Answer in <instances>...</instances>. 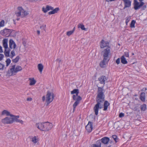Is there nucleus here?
Wrapping results in <instances>:
<instances>
[{
    "label": "nucleus",
    "mask_w": 147,
    "mask_h": 147,
    "mask_svg": "<svg viewBox=\"0 0 147 147\" xmlns=\"http://www.w3.org/2000/svg\"><path fill=\"white\" fill-rule=\"evenodd\" d=\"M147 90V89L146 88H143L142 90L143 91H145Z\"/></svg>",
    "instance_id": "50"
},
{
    "label": "nucleus",
    "mask_w": 147,
    "mask_h": 147,
    "mask_svg": "<svg viewBox=\"0 0 147 147\" xmlns=\"http://www.w3.org/2000/svg\"><path fill=\"white\" fill-rule=\"evenodd\" d=\"M36 32H37V34L38 35H40V31L39 30H37Z\"/></svg>",
    "instance_id": "52"
},
{
    "label": "nucleus",
    "mask_w": 147,
    "mask_h": 147,
    "mask_svg": "<svg viewBox=\"0 0 147 147\" xmlns=\"http://www.w3.org/2000/svg\"><path fill=\"white\" fill-rule=\"evenodd\" d=\"M106 65H100V67L102 68L105 67H106Z\"/></svg>",
    "instance_id": "46"
},
{
    "label": "nucleus",
    "mask_w": 147,
    "mask_h": 147,
    "mask_svg": "<svg viewBox=\"0 0 147 147\" xmlns=\"http://www.w3.org/2000/svg\"><path fill=\"white\" fill-rule=\"evenodd\" d=\"M9 65H6V66L7 67Z\"/></svg>",
    "instance_id": "55"
},
{
    "label": "nucleus",
    "mask_w": 147,
    "mask_h": 147,
    "mask_svg": "<svg viewBox=\"0 0 147 147\" xmlns=\"http://www.w3.org/2000/svg\"><path fill=\"white\" fill-rule=\"evenodd\" d=\"M8 40L7 38H4L2 41L3 46L5 49L4 53L6 57L9 56L10 49L8 47Z\"/></svg>",
    "instance_id": "7"
},
{
    "label": "nucleus",
    "mask_w": 147,
    "mask_h": 147,
    "mask_svg": "<svg viewBox=\"0 0 147 147\" xmlns=\"http://www.w3.org/2000/svg\"><path fill=\"white\" fill-rule=\"evenodd\" d=\"M36 126L40 130L44 131H49L53 127L52 124L49 122L38 123L36 124Z\"/></svg>",
    "instance_id": "2"
},
{
    "label": "nucleus",
    "mask_w": 147,
    "mask_h": 147,
    "mask_svg": "<svg viewBox=\"0 0 147 147\" xmlns=\"http://www.w3.org/2000/svg\"><path fill=\"white\" fill-rule=\"evenodd\" d=\"M11 117H12V118L13 119L14 118H16V119H18V118H19L20 116L19 115L16 116L12 114V115H11Z\"/></svg>",
    "instance_id": "40"
},
{
    "label": "nucleus",
    "mask_w": 147,
    "mask_h": 147,
    "mask_svg": "<svg viewBox=\"0 0 147 147\" xmlns=\"http://www.w3.org/2000/svg\"><path fill=\"white\" fill-rule=\"evenodd\" d=\"M79 90L78 89H74L73 90L71 91V94H75L76 95L74 94L72 96L73 99L75 101H80L82 100V97L78 95Z\"/></svg>",
    "instance_id": "8"
},
{
    "label": "nucleus",
    "mask_w": 147,
    "mask_h": 147,
    "mask_svg": "<svg viewBox=\"0 0 147 147\" xmlns=\"http://www.w3.org/2000/svg\"><path fill=\"white\" fill-rule=\"evenodd\" d=\"M136 23V21L135 20H132L130 24V27L131 28H135V25Z\"/></svg>",
    "instance_id": "30"
},
{
    "label": "nucleus",
    "mask_w": 147,
    "mask_h": 147,
    "mask_svg": "<svg viewBox=\"0 0 147 147\" xmlns=\"http://www.w3.org/2000/svg\"><path fill=\"white\" fill-rule=\"evenodd\" d=\"M101 143H100V141H97L96 144H94L92 147H101Z\"/></svg>",
    "instance_id": "25"
},
{
    "label": "nucleus",
    "mask_w": 147,
    "mask_h": 147,
    "mask_svg": "<svg viewBox=\"0 0 147 147\" xmlns=\"http://www.w3.org/2000/svg\"><path fill=\"white\" fill-rule=\"evenodd\" d=\"M111 145H109V146L107 147H111Z\"/></svg>",
    "instance_id": "54"
},
{
    "label": "nucleus",
    "mask_w": 147,
    "mask_h": 147,
    "mask_svg": "<svg viewBox=\"0 0 147 147\" xmlns=\"http://www.w3.org/2000/svg\"><path fill=\"white\" fill-rule=\"evenodd\" d=\"M29 14L28 11L24 9L21 7H18L17 8V10L15 13V15L18 17L16 19L17 20H19L20 18L18 17H20L23 18L25 17Z\"/></svg>",
    "instance_id": "3"
},
{
    "label": "nucleus",
    "mask_w": 147,
    "mask_h": 147,
    "mask_svg": "<svg viewBox=\"0 0 147 147\" xmlns=\"http://www.w3.org/2000/svg\"><path fill=\"white\" fill-rule=\"evenodd\" d=\"M20 59V57L19 56H17L15 58L12 60V61L15 63H16Z\"/></svg>",
    "instance_id": "32"
},
{
    "label": "nucleus",
    "mask_w": 147,
    "mask_h": 147,
    "mask_svg": "<svg viewBox=\"0 0 147 147\" xmlns=\"http://www.w3.org/2000/svg\"><path fill=\"white\" fill-rule=\"evenodd\" d=\"M124 114L123 113H121L119 114V117H122L124 116Z\"/></svg>",
    "instance_id": "42"
},
{
    "label": "nucleus",
    "mask_w": 147,
    "mask_h": 147,
    "mask_svg": "<svg viewBox=\"0 0 147 147\" xmlns=\"http://www.w3.org/2000/svg\"><path fill=\"white\" fill-rule=\"evenodd\" d=\"M45 96H43L42 97V100L43 102L45 100Z\"/></svg>",
    "instance_id": "47"
},
{
    "label": "nucleus",
    "mask_w": 147,
    "mask_h": 147,
    "mask_svg": "<svg viewBox=\"0 0 147 147\" xmlns=\"http://www.w3.org/2000/svg\"><path fill=\"white\" fill-rule=\"evenodd\" d=\"M75 30V27H74L73 28L72 30L68 31L66 33V35L68 36H69L73 34Z\"/></svg>",
    "instance_id": "22"
},
{
    "label": "nucleus",
    "mask_w": 147,
    "mask_h": 147,
    "mask_svg": "<svg viewBox=\"0 0 147 147\" xmlns=\"http://www.w3.org/2000/svg\"><path fill=\"white\" fill-rule=\"evenodd\" d=\"M38 64L40 65V64H40V63H39V64Z\"/></svg>",
    "instance_id": "57"
},
{
    "label": "nucleus",
    "mask_w": 147,
    "mask_h": 147,
    "mask_svg": "<svg viewBox=\"0 0 147 147\" xmlns=\"http://www.w3.org/2000/svg\"><path fill=\"white\" fill-rule=\"evenodd\" d=\"M4 57V55L2 54H0V61Z\"/></svg>",
    "instance_id": "43"
},
{
    "label": "nucleus",
    "mask_w": 147,
    "mask_h": 147,
    "mask_svg": "<svg viewBox=\"0 0 147 147\" xmlns=\"http://www.w3.org/2000/svg\"><path fill=\"white\" fill-rule=\"evenodd\" d=\"M30 85L31 86L35 84L36 82V81L34 79V78L32 79H30Z\"/></svg>",
    "instance_id": "26"
},
{
    "label": "nucleus",
    "mask_w": 147,
    "mask_h": 147,
    "mask_svg": "<svg viewBox=\"0 0 147 147\" xmlns=\"http://www.w3.org/2000/svg\"><path fill=\"white\" fill-rule=\"evenodd\" d=\"M46 27V24H42L40 26V28L42 30L45 31Z\"/></svg>",
    "instance_id": "35"
},
{
    "label": "nucleus",
    "mask_w": 147,
    "mask_h": 147,
    "mask_svg": "<svg viewBox=\"0 0 147 147\" xmlns=\"http://www.w3.org/2000/svg\"><path fill=\"white\" fill-rule=\"evenodd\" d=\"M54 97V94L53 93L49 91H48L46 95V102L47 105H49L52 102Z\"/></svg>",
    "instance_id": "9"
},
{
    "label": "nucleus",
    "mask_w": 147,
    "mask_h": 147,
    "mask_svg": "<svg viewBox=\"0 0 147 147\" xmlns=\"http://www.w3.org/2000/svg\"><path fill=\"white\" fill-rule=\"evenodd\" d=\"M3 51L2 50V47L0 46V53L3 52Z\"/></svg>",
    "instance_id": "51"
},
{
    "label": "nucleus",
    "mask_w": 147,
    "mask_h": 147,
    "mask_svg": "<svg viewBox=\"0 0 147 147\" xmlns=\"http://www.w3.org/2000/svg\"><path fill=\"white\" fill-rule=\"evenodd\" d=\"M125 55L126 57H129V54L128 53H126L125 54Z\"/></svg>",
    "instance_id": "48"
},
{
    "label": "nucleus",
    "mask_w": 147,
    "mask_h": 147,
    "mask_svg": "<svg viewBox=\"0 0 147 147\" xmlns=\"http://www.w3.org/2000/svg\"><path fill=\"white\" fill-rule=\"evenodd\" d=\"M80 101H75L73 105V112H74L75 111L76 107L79 104Z\"/></svg>",
    "instance_id": "23"
},
{
    "label": "nucleus",
    "mask_w": 147,
    "mask_h": 147,
    "mask_svg": "<svg viewBox=\"0 0 147 147\" xmlns=\"http://www.w3.org/2000/svg\"><path fill=\"white\" fill-rule=\"evenodd\" d=\"M9 46L11 49H15L16 47V45L12 39H10L9 40Z\"/></svg>",
    "instance_id": "14"
},
{
    "label": "nucleus",
    "mask_w": 147,
    "mask_h": 147,
    "mask_svg": "<svg viewBox=\"0 0 147 147\" xmlns=\"http://www.w3.org/2000/svg\"><path fill=\"white\" fill-rule=\"evenodd\" d=\"M124 4V9L129 7L131 6V2L130 0H123Z\"/></svg>",
    "instance_id": "15"
},
{
    "label": "nucleus",
    "mask_w": 147,
    "mask_h": 147,
    "mask_svg": "<svg viewBox=\"0 0 147 147\" xmlns=\"http://www.w3.org/2000/svg\"><path fill=\"white\" fill-rule=\"evenodd\" d=\"M106 80H107V78L104 76H102L98 78V80L100 81V83L104 85L105 84V82Z\"/></svg>",
    "instance_id": "18"
},
{
    "label": "nucleus",
    "mask_w": 147,
    "mask_h": 147,
    "mask_svg": "<svg viewBox=\"0 0 147 147\" xmlns=\"http://www.w3.org/2000/svg\"><path fill=\"white\" fill-rule=\"evenodd\" d=\"M5 115L7 116H9L11 117V115H12V114H11L10 112L7 110H4L1 112V115Z\"/></svg>",
    "instance_id": "19"
},
{
    "label": "nucleus",
    "mask_w": 147,
    "mask_h": 147,
    "mask_svg": "<svg viewBox=\"0 0 147 147\" xmlns=\"http://www.w3.org/2000/svg\"><path fill=\"white\" fill-rule=\"evenodd\" d=\"M0 65H1V64H1V63H0Z\"/></svg>",
    "instance_id": "58"
},
{
    "label": "nucleus",
    "mask_w": 147,
    "mask_h": 147,
    "mask_svg": "<svg viewBox=\"0 0 147 147\" xmlns=\"http://www.w3.org/2000/svg\"><path fill=\"white\" fill-rule=\"evenodd\" d=\"M15 53L14 50H12L10 53V57L12 58L15 55Z\"/></svg>",
    "instance_id": "33"
},
{
    "label": "nucleus",
    "mask_w": 147,
    "mask_h": 147,
    "mask_svg": "<svg viewBox=\"0 0 147 147\" xmlns=\"http://www.w3.org/2000/svg\"><path fill=\"white\" fill-rule=\"evenodd\" d=\"M131 19V17L130 16L127 17L125 19V24L126 25L128 24V22H129Z\"/></svg>",
    "instance_id": "34"
},
{
    "label": "nucleus",
    "mask_w": 147,
    "mask_h": 147,
    "mask_svg": "<svg viewBox=\"0 0 147 147\" xmlns=\"http://www.w3.org/2000/svg\"><path fill=\"white\" fill-rule=\"evenodd\" d=\"M103 86L102 87H98L97 95L96 97V104L94 107V110L95 114L97 115L98 114L99 109L102 108L104 106L103 110L107 111L108 107L110 105V103L107 100L105 101V95L103 92Z\"/></svg>",
    "instance_id": "1"
},
{
    "label": "nucleus",
    "mask_w": 147,
    "mask_h": 147,
    "mask_svg": "<svg viewBox=\"0 0 147 147\" xmlns=\"http://www.w3.org/2000/svg\"><path fill=\"white\" fill-rule=\"evenodd\" d=\"M5 24V21L4 20H2L0 22V27H2L4 26Z\"/></svg>",
    "instance_id": "37"
},
{
    "label": "nucleus",
    "mask_w": 147,
    "mask_h": 147,
    "mask_svg": "<svg viewBox=\"0 0 147 147\" xmlns=\"http://www.w3.org/2000/svg\"><path fill=\"white\" fill-rule=\"evenodd\" d=\"M132 55H134V53H132Z\"/></svg>",
    "instance_id": "56"
},
{
    "label": "nucleus",
    "mask_w": 147,
    "mask_h": 147,
    "mask_svg": "<svg viewBox=\"0 0 147 147\" xmlns=\"http://www.w3.org/2000/svg\"><path fill=\"white\" fill-rule=\"evenodd\" d=\"M78 28H81L82 30H86V29L83 24H78Z\"/></svg>",
    "instance_id": "28"
},
{
    "label": "nucleus",
    "mask_w": 147,
    "mask_h": 147,
    "mask_svg": "<svg viewBox=\"0 0 147 147\" xmlns=\"http://www.w3.org/2000/svg\"><path fill=\"white\" fill-rule=\"evenodd\" d=\"M53 7L49 6L47 5L46 7H43L42 8V11L44 13H46L47 12L51 10H53Z\"/></svg>",
    "instance_id": "13"
},
{
    "label": "nucleus",
    "mask_w": 147,
    "mask_h": 147,
    "mask_svg": "<svg viewBox=\"0 0 147 147\" xmlns=\"http://www.w3.org/2000/svg\"><path fill=\"white\" fill-rule=\"evenodd\" d=\"M56 61L57 62H58L59 63H60L61 61V60L60 59H56Z\"/></svg>",
    "instance_id": "44"
},
{
    "label": "nucleus",
    "mask_w": 147,
    "mask_h": 147,
    "mask_svg": "<svg viewBox=\"0 0 147 147\" xmlns=\"http://www.w3.org/2000/svg\"><path fill=\"white\" fill-rule=\"evenodd\" d=\"M52 10V11L49 12L48 13L49 15L57 13L59 10V7H57L54 9H53Z\"/></svg>",
    "instance_id": "20"
},
{
    "label": "nucleus",
    "mask_w": 147,
    "mask_h": 147,
    "mask_svg": "<svg viewBox=\"0 0 147 147\" xmlns=\"http://www.w3.org/2000/svg\"><path fill=\"white\" fill-rule=\"evenodd\" d=\"M109 138L107 137H104L102 138L101 139L97 141H100V143L101 142L104 144H107L109 142Z\"/></svg>",
    "instance_id": "16"
},
{
    "label": "nucleus",
    "mask_w": 147,
    "mask_h": 147,
    "mask_svg": "<svg viewBox=\"0 0 147 147\" xmlns=\"http://www.w3.org/2000/svg\"><path fill=\"white\" fill-rule=\"evenodd\" d=\"M15 121L17 122L20 123L22 124H23V121L22 120L16 118H13V123Z\"/></svg>",
    "instance_id": "27"
},
{
    "label": "nucleus",
    "mask_w": 147,
    "mask_h": 147,
    "mask_svg": "<svg viewBox=\"0 0 147 147\" xmlns=\"http://www.w3.org/2000/svg\"><path fill=\"white\" fill-rule=\"evenodd\" d=\"M22 70V68L19 65L16 66V65H13L9 68L7 72V75L9 76L15 75L17 73Z\"/></svg>",
    "instance_id": "4"
},
{
    "label": "nucleus",
    "mask_w": 147,
    "mask_h": 147,
    "mask_svg": "<svg viewBox=\"0 0 147 147\" xmlns=\"http://www.w3.org/2000/svg\"><path fill=\"white\" fill-rule=\"evenodd\" d=\"M32 141L34 143H36L37 142V138L36 137V136H34L32 138Z\"/></svg>",
    "instance_id": "36"
},
{
    "label": "nucleus",
    "mask_w": 147,
    "mask_h": 147,
    "mask_svg": "<svg viewBox=\"0 0 147 147\" xmlns=\"http://www.w3.org/2000/svg\"><path fill=\"white\" fill-rule=\"evenodd\" d=\"M145 93L144 92L141 93L140 95V98L142 102H144L145 101Z\"/></svg>",
    "instance_id": "21"
},
{
    "label": "nucleus",
    "mask_w": 147,
    "mask_h": 147,
    "mask_svg": "<svg viewBox=\"0 0 147 147\" xmlns=\"http://www.w3.org/2000/svg\"><path fill=\"white\" fill-rule=\"evenodd\" d=\"M11 32V30L5 28L0 31V34L4 36L8 37L10 36Z\"/></svg>",
    "instance_id": "11"
},
{
    "label": "nucleus",
    "mask_w": 147,
    "mask_h": 147,
    "mask_svg": "<svg viewBox=\"0 0 147 147\" xmlns=\"http://www.w3.org/2000/svg\"><path fill=\"white\" fill-rule=\"evenodd\" d=\"M109 42L107 41H105L104 40L102 39L100 42V46L101 48H103L109 47Z\"/></svg>",
    "instance_id": "12"
},
{
    "label": "nucleus",
    "mask_w": 147,
    "mask_h": 147,
    "mask_svg": "<svg viewBox=\"0 0 147 147\" xmlns=\"http://www.w3.org/2000/svg\"><path fill=\"white\" fill-rule=\"evenodd\" d=\"M146 109V105L145 104L141 105L140 106V109L142 111H144Z\"/></svg>",
    "instance_id": "31"
},
{
    "label": "nucleus",
    "mask_w": 147,
    "mask_h": 147,
    "mask_svg": "<svg viewBox=\"0 0 147 147\" xmlns=\"http://www.w3.org/2000/svg\"><path fill=\"white\" fill-rule=\"evenodd\" d=\"M112 138H113L114 140H115L116 142H117L118 141H117V137L116 135H113L112 136Z\"/></svg>",
    "instance_id": "38"
},
{
    "label": "nucleus",
    "mask_w": 147,
    "mask_h": 147,
    "mask_svg": "<svg viewBox=\"0 0 147 147\" xmlns=\"http://www.w3.org/2000/svg\"><path fill=\"white\" fill-rule=\"evenodd\" d=\"M11 62V60L8 58L7 59L6 61V64H9Z\"/></svg>",
    "instance_id": "39"
},
{
    "label": "nucleus",
    "mask_w": 147,
    "mask_h": 147,
    "mask_svg": "<svg viewBox=\"0 0 147 147\" xmlns=\"http://www.w3.org/2000/svg\"><path fill=\"white\" fill-rule=\"evenodd\" d=\"M2 122L4 124H10L13 123V119L12 117H6L1 120Z\"/></svg>",
    "instance_id": "10"
},
{
    "label": "nucleus",
    "mask_w": 147,
    "mask_h": 147,
    "mask_svg": "<svg viewBox=\"0 0 147 147\" xmlns=\"http://www.w3.org/2000/svg\"><path fill=\"white\" fill-rule=\"evenodd\" d=\"M92 123L91 122L89 121L86 127V130L89 132H90L93 128Z\"/></svg>",
    "instance_id": "17"
},
{
    "label": "nucleus",
    "mask_w": 147,
    "mask_h": 147,
    "mask_svg": "<svg viewBox=\"0 0 147 147\" xmlns=\"http://www.w3.org/2000/svg\"><path fill=\"white\" fill-rule=\"evenodd\" d=\"M38 68L40 73H41L43 69V65H38Z\"/></svg>",
    "instance_id": "29"
},
{
    "label": "nucleus",
    "mask_w": 147,
    "mask_h": 147,
    "mask_svg": "<svg viewBox=\"0 0 147 147\" xmlns=\"http://www.w3.org/2000/svg\"><path fill=\"white\" fill-rule=\"evenodd\" d=\"M32 99V98H28L27 99V101H31Z\"/></svg>",
    "instance_id": "49"
},
{
    "label": "nucleus",
    "mask_w": 147,
    "mask_h": 147,
    "mask_svg": "<svg viewBox=\"0 0 147 147\" xmlns=\"http://www.w3.org/2000/svg\"><path fill=\"white\" fill-rule=\"evenodd\" d=\"M104 59L102 61L103 64H105L109 61V56L111 55L110 47H108L102 51Z\"/></svg>",
    "instance_id": "5"
},
{
    "label": "nucleus",
    "mask_w": 147,
    "mask_h": 147,
    "mask_svg": "<svg viewBox=\"0 0 147 147\" xmlns=\"http://www.w3.org/2000/svg\"><path fill=\"white\" fill-rule=\"evenodd\" d=\"M121 62L123 64H126L127 63V61H126L125 58L123 56H122L121 57Z\"/></svg>",
    "instance_id": "24"
},
{
    "label": "nucleus",
    "mask_w": 147,
    "mask_h": 147,
    "mask_svg": "<svg viewBox=\"0 0 147 147\" xmlns=\"http://www.w3.org/2000/svg\"><path fill=\"white\" fill-rule=\"evenodd\" d=\"M120 62V59L119 58H118L116 61V63L117 64H119Z\"/></svg>",
    "instance_id": "41"
},
{
    "label": "nucleus",
    "mask_w": 147,
    "mask_h": 147,
    "mask_svg": "<svg viewBox=\"0 0 147 147\" xmlns=\"http://www.w3.org/2000/svg\"><path fill=\"white\" fill-rule=\"evenodd\" d=\"M145 3L143 1L138 2L137 0H134V8L135 10L141 8L142 10H145L146 8V5H144Z\"/></svg>",
    "instance_id": "6"
},
{
    "label": "nucleus",
    "mask_w": 147,
    "mask_h": 147,
    "mask_svg": "<svg viewBox=\"0 0 147 147\" xmlns=\"http://www.w3.org/2000/svg\"><path fill=\"white\" fill-rule=\"evenodd\" d=\"M4 67V65H0V70L3 69Z\"/></svg>",
    "instance_id": "45"
},
{
    "label": "nucleus",
    "mask_w": 147,
    "mask_h": 147,
    "mask_svg": "<svg viewBox=\"0 0 147 147\" xmlns=\"http://www.w3.org/2000/svg\"><path fill=\"white\" fill-rule=\"evenodd\" d=\"M139 1H143V0H138Z\"/></svg>",
    "instance_id": "53"
}]
</instances>
